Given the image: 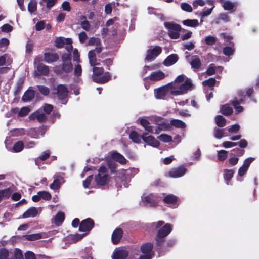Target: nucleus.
<instances>
[{
	"label": "nucleus",
	"instance_id": "423d86ee",
	"mask_svg": "<svg viewBox=\"0 0 259 259\" xmlns=\"http://www.w3.org/2000/svg\"><path fill=\"white\" fill-rule=\"evenodd\" d=\"M165 27L168 29V35L172 39H177L179 37L181 26L177 24L170 22H165Z\"/></svg>",
	"mask_w": 259,
	"mask_h": 259
},
{
	"label": "nucleus",
	"instance_id": "0e129e2a",
	"mask_svg": "<svg viewBox=\"0 0 259 259\" xmlns=\"http://www.w3.org/2000/svg\"><path fill=\"white\" fill-rule=\"evenodd\" d=\"M9 254V252L7 249L3 248L0 250V259H8Z\"/></svg>",
	"mask_w": 259,
	"mask_h": 259
},
{
	"label": "nucleus",
	"instance_id": "c03bdc74",
	"mask_svg": "<svg viewBox=\"0 0 259 259\" xmlns=\"http://www.w3.org/2000/svg\"><path fill=\"white\" fill-rule=\"evenodd\" d=\"M214 134L215 137L217 139H221L223 136H227V135L225 133L224 129L215 128Z\"/></svg>",
	"mask_w": 259,
	"mask_h": 259
},
{
	"label": "nucleus",
	"instance_id": "c85d7f7f",
	"mask_svg": "<svg viewBox=\"0 0 259 259\" xmlns=\"http://www.w3.org/2000/svg\"><path fill=\"white\" fill-rule=\"evenodd\" d=\"M111 157L113 159L118 162L121 164H125L126 160L125 158L120 153L116 152H113L111 153Z\"/></svg>",
	"mask_w": 259,
	"mask_h": 259
},
{
	"label": "nucleus",
	"instance_id": "13d9d810",
	"mask_svg": "<svg viewBox=\"0 0 259 259\" xmlns=\"http://www.w3.org/2000/svg\"><path fill=\"white\" fill-rule=\"evenodd\" d=\"M65 49L69 53L72 50V40L70 38L65 39Z\"/></svg>",
	"mask_w": 259,
	"mask_h": 259
},
{
	"label": "nucleus",
	"instance_id": "f3484780",
	"mask_svg": "<svg viewBox=\"0 0 259 259\" xmlns=\"http://www.w3.org/2000/svg\"><path fill=\"white\" fill-rule=\"evenodd\" d=\"M68 90L67 88L62 84H59L57 87V94L60 100L65 99L68 95Z\"/></svg>",
	"mask_w": 259,
	"mask_h": 259
},
{
	"label": "nucleus",
	"instance_id": "2eb2a0df",
	"mask_svg": "<svg viewBox=\"0 0 259 259\" xmlns=\"http://www.w3.org/2000/svg\"><path fill=\"white\" fill-rule=\"evenodd\" d=\"M29 118L31 120H37L39 122H43L46 119V115L43 113L42 110L40 109L30 114Z\"/></svg>",
	"mask_w": 259,
	"mask_h": 259
},
{
	"label": "nucleus",
	"instance_id": "a19ab883",
	"mask_svg": "<svg viewBox=\"0 0 259 259\" xmlns=\"http://www.w3.org/2000/svg\"><path fill=\"white\" fill-rule=\"evenodd\" d=\"M37 132H41V136H43L45 134V132L44 131L43 129L39 130H36V129H31L29 131V135L33 138H38L39 135L37 133Z\"/></svg>",
	"mask_w": 259,
	"mask_h": 259
},
{
	"label": "nucleus",
	"instance_id": "e2e57ef3",
	"mask_svg": "<svg viewBox=\"0 0 259 259\" xmlns=\"http://www.w3.org/2000/svg\"><path fill=\"white\" fill-rule=\"evenodd\" d=\"M74 73L76 76H79L81 75L82 68L80 65L77 64L75 65Z\"/></svg>",
	"mask_w": 259,
	"mask_h": 259
},
{
	"label": "nucleus",
	"instance_id": "a211bd4d",
	"mask_svg": "<svg viewBox=\"0 0 259 259\" xmlns=\"http://www.w3.org/2000/svg\"><path fill=\"white\" fill-rule=\"evenodd\" d=\"M123 234V231L120 228H116L112 235V241L113 244H117L121 240Z\"/></svg>",
	"mask_w": 259,
	"mask_h": 259
},
{
	"label": "nucleus",
	"instance_id": "338daca9",
	"mask_svg": "<svg viewBox=\"0 0 259 259\" xmlns=\"http://www.w3.org/2000/svg\"><path fill=\"white\" fill-rule=\"evenodd\" d=\"M240 129L238 124H234L228 128V131L230 133H236Z\"/></svg>",
	"mask_w": 259,
	"mask_h": 259
},
{
	"label": "nucleus",
	"instance_id": "6e6552de",
	"mask_svg": "<svg viewBox=\"0 0 259 259\" xmlns=\"http://www.w3.org/2000/svg\"><path fill=\"white\" fill-rule=\"evenodd\" d=\"M153 244L151 243L144 244L141 247V250L143 254L139 259H151L153 256L152 252Z\"/></svg>",
	"mask_w": 259,
	"mask_h": 259
},
{
	"label": "nucleus",
	"instance_id": "f257e3e1",
	"mask_svg": "<svg viewBox=\"0 0 259 259\" xmlns=\"http://www.w3.org/2000/svg\"><path fill=\"white\" fill-rule=\"evenodd\" d=\"M170 85V94L174 96L181 95L194 89L190 79L184 75L178 76L174 81L169 83Z\"/></svg>",
	"mask_w": 259,
	"mask_h": 259
},
{
	"label": "nucleus",
	"instance_id": "e433bc0d",
	"mask_svg": "<svg viewBox=\"0 0 259 259\" xmlns=\"http://www.w3.org/2000/svg\"><path fill=\"white\" fill-rule=\"evenodd\" d=\"M221 112L224 115L227 116L232 113L233 109L228 104H225L222 106Z\"/></svg>",
	"mask_w": 259,
	"mask_h": 259
},
{
	"label": "nucleus",
	"instance_id": "49530a36",
	"mask_svg": "<svg viewBox=\"0 0 259 259\" xmlns=\"http://www.w3.org/2000/svg\"><path fill=\"white\" fill-rule=\"evenodd\" d=\"M227 155L228 152L224 150L218 151V158L220 161H224L227 158Z\"/></svg>",
	"mask_w": 259,
	"mask_h": 259
},
{
	"label": "nucleus",
	"instance_id": "58836bf2",
	"mask_svg": "<svg viewBox=\"0 0 259 259\" xmlns=\"http://www.w3.org/2000/svg\"><path fill=\"white\" fill-rule=\"evenodd\" d=\"M36 0H30L28 5V10L30 13L34 12L37 9Z\"/></svg>",
	"mask_w": 259,
	"mask_h": 259
},
{
	"label": "nucleus",
	"instance_id": "6e6d98bb",
	"mask_svg": "<svg viewBox=\"0 0 259 259\" xmlns=\"http://www.w3.org/2000/svg\"><path fill=\"white\" fill-rule=\"evenodd\" d=\"M205 41L208 45H212L216 41V38L213 36H208L205 38Z\"/></svg>",
	"mask_w": 259,
	"mask_h": 259
},
{
	"label": "nucleus",
	"instance_id": "39448f33",
	"mask_svg": "<svg viewBox=\"0 0 259 259\" xmlns=\"http://www.w3.org/2000/svg\"><path fill=\"white\" fill-rule=\"evenodd\" d=\"M159 199L156 195L153 194L145 193L142 196V205L146 206L154 207L157 205Z\"/></svg>",
	"mask_w": 259,
	"mask_h": 259
},
{
	"label": "nucleus",
	"instance_id": "6ab92c4d",
	"mask_svg": "<svg viewBox=\"0 0 259 259\" xmlns=\"http://www.w3.org/2000/svg\"><path fill=\"white\" fill-rule=\"evenodd\" d=\"M49 72V69L48 66L43 64H39L37 65V69L35 70L34 73L35 76L47 75Z\"/></svg>",
	"mask_w": 259,
	"mask_h": 259
},
{
	"label": "nucleus",
	"instance_id": "864d4df0",
	"mask_svg": "<svg viewBox=\"0 0 259 259\" xmlns=\"http://www.w3.org/2000/svg\"><path fill=\"white\" fill-rule=\"evenodd\" d=\"M30 111V109L29 107H24L22 108L20 111H19V116L24 117L27 115L28 113Z\"/></svg>",
	"mask_w": 259,
	"mask_h": 259
},
{
	"label": "nucleus",
	"instance_id": "473e14b6",
	"mask_svg": "<svg viewBox=\"0 0 259 259\" xmlns=\"http://www.w3.org/2000/svg\"><path fill=\"white\" fill-rule=\"evenodd\" d=\"M170 124L177 128L181 129L185 128L186 127L185 123L178 119H172L170 121Z\"/></svg>",
	"mask_w": 259,
	"mask_h": 259
},
{
	"label": "nucleus",
	"instance_id": "de8ad7c7",
	"mask_svg": "<svg viewBox=\"0 0 259 259\" xmlns=\"http://www.w3.org/2000/svg\"><path fill=\"white\" fill-rule=\"evenodd\" d=\"M158 138L163 142H169L172 141V137L165 134H161L158 137Z\"/></svg>",
	"mask_w": 259,
	"mask_h": 259
},
{
	"label": "nucleus",
	"instance_id": "4c0bfd02",
	"mask_svg": "<svg viewBox=\"0 0 259 259\" xmlns=\"http://www.w3.org/2000/svg\"><path fill=\"white\" fill-rule=\"evenodd\" d=\"M235 171L233 169H225L224 172V177L225 180L227 181V184H228L229 181L232 178Z\"/></svg>",
	"mask_w": 259,
	"mask_h": 259
},
{
	"label": "nucleus",
	"instance_id": "1a4fd4ad",
	"mask_svg": "<svg viewBox=\"0 0 259 259\" xmlns=\"http://www.w3.org/2000/svg\"><path fill=\"white\" fill-rule=\"evenodd\" d=\"M161 52V49L159 46L150 47L147 51L146 59L148 61H152Z\"/></svg>",
	"mask_w": 259,
	"mask_h": 259
},
{
	"label": "nucleus",
	"instance_id": "5701e85b",
	"mask_svg": "<svg viewBox=\"0 0 259 259\" xmlns=\"http://www.w3.org/2000/svg\"><path fill=\"white\" fill-rule=\"evenodd\" d=\"M138 121L146 131L153 133L152 126L150 125L149 122L145 117L139 118Z\"/></svg>",
	"mask_w": 259,
	"mask_h": 259
},
{
	"label": "nucleus",
	"instance_id": "bf43d9fd",
	"mask_svg": "<svg viewBox=\"0 0 259 259\" xmlns=\"http://www.w3.org/2000/svg\"><path fill=\"white\" fill-rule=\"evenodd\" d=\"M160 130L162 131L168 130L170 128V124L168 122L163 121L158 124Z\"/></svg>",
	"mask_w": 259,
	"mask_h": 259
},
{
	"label": "nucleus",
	"instance_id": "9b49d317",
	"mask_svg": "<svg viewBox=\"0 0 259 259\" xmlns=\"http://www.w3.org/2000/svg\"><path fill=\"white\" fill-rule=\"evenodd\" d=\"M142 138L145 143L150 146L158 147L159 145V142L157 140L152 136H147L146 133H144L142 135Z\"/></svg>",
	"mask_w": 259,
	"mask_h": 259
},
{
	"label": "nucleus",
	"instance_id": "a878e982",
	"mask_svg": "<svg viewBox=\"0 0 259 259\" xmlns=\"http://www.w3.org/2000/svg\"><path fill=\"white\" fill-rule=\"evenodd\" d=\"M223 7L225 10L230 11L233 12L236 10L237 4L230 1H226L224 2Z\"/></svg>",
	"mask_w": 259,
	"mask_h": 259
},
{
	"label": "nucleus",
	"instance_id": "f704fd0d",
	"mask_svg": "<svg viewBox=\"0 0 259 259\" xmlns=\"http://www.w3.org/2000/svg\"><path fill=\"white\" fill-rule=\"evenodd\" d=\"M183 24L192 27H196L199 25L198 21L196 19H187L183 21Z\"/></svg>",
	"mask_w": 259,
	"mask_h": 259
},
{
	"label": "nucleus",
	"instance_id": "ddd939ff",
	"mask_svg": "<svg viewBox=\"0 0 259 259\" xmlns=\"http://www.w3.org/2000/svg\"><path fill=\"white\" fill-rule=\"evenodd\" d=\"M94 226V222L91 219H87L83 220L79 225V231L81 232H88Z\"/></svg>",
	"mask_w": 259,
	"mask_h": 259
},
{
	"label": "nucleus",
	"instance_id": "7ed1b4c3",
	"mask_svg": "<svg viewBox=\"0 0 259 259\" xmlns=\"http://www.w3.org/2000/svg\"><path fill=\"white\" fill-rule=\"evenodd\" d=\"M172 229V226L170 224L167 223L158 230L155 238L156 245H161L165 240L164 238L171 232Z\"/></svg>",
	"mask_w": 259,
	"mask_h": 259
},
{
	"label": "nucleus",
	"instance_id": "393cba45",
	"mask_svg": "<svg viewBox=\"0 0 259 259\" xmlns=\"http://www.w3.org/2000/svg\"><path fill=\"white\" fill-rule=\"evenodd\" d=\"M98 54L95 50H92L89 52L88 58L91 66H94L98 64L96 59V55Z\"/></svg>",
	"mask_w": 259,
	"mask_h": 259
},
{
	"label": "nucleus",
	"instance_id": "f8f14e48",
	"mask_svg": "<svg viewBox=\"0 0 259 259\" xmlns=\"http://www.w3.org/2000/svg\"><path fill=\"white\" fill-rule=\"evenodd\" d=\"M187 169L183 166H179L171 169L168 172L170 177L176 178L183 176L186 172Z\"/></svg>",
	"mask_w": 259,
	"mask_h": 259
},
{
	"label": "nucleus",
	"instance_id": "4d7b16f0",
	"mask_svg": "<svg viewBox=\"0 0 259 259\" xmlns=\"http://www.w3.org/2000/svg\"><path fill=\"white\" fill-rule=\"evenodd\" d=\"M234 51V49L231 47H226L223 49V53L225 55H232Z\"/></svg>",
	"mask_w": 259,
	"mask_h": 259
},
{
	"label": "nucleus",
	"instance_id": "09e8293b",
	"mask_svg": "<svg viewBox=\"0 0 259 259\" xmlns=\"http://www.w3.org/2000/svg\"><path fill=\"white\" fill-rule=\"evenodd\" d=\"M55 43L57 48H61L65 44V39L62 37L57 38L55 41Z\"/></svg>",
	"mask_w": 259,
	"mask_h": 259
},
{
	"label": "nucleus",
	"instance_id": "72a5a7b5",
	"mask_svg": "<svg viewBox=\"0 0 259 259\" xmlns=\"http://www.w3.org/2000/svg\"><path fill=\"white\" fill-rule=\"evenodd\" d=\"M130 139L135 143H139L141 142L142 136H141L137 132L135 131L132 132L130 134Z\"/></svg>",
	"mask_w": 259,
	"mask_h": 259
},
{
	"label": "nucleus",
	"instance_id": "20e7f679",
	"mask_svg": "<svg viewBox=\"0 0 259 259\" xmlns=\"http://www.w3.org/2000/svg\"><path fill=\"white\" fill-rule=\"evenodd\" d=\"M93 79L94 81L98 83H105L110 79V76L108 73H105L103 76L99 77L104 72V69L102 67H95L93 68Z\"/></svg>",
	"mask_w": 259,
	"mask_h": 259
},
{
	"label": "nucleus",
	"instance_id": "a18cd8bd",
	"mask_svg": "<svg viewBox=\"0 0 259 259\" xmlns=\"http://www.w3.org/2000/svg\"><path fill=\"white\" fill-rule=\"evenodd\" d=\"M24 237L28 240L34 241L40 239L41 236L39 234H32L25 235Z\"/></svg>",
	"mask_w": 259,
	"mask_h": 259
},
{
	"label": "nucleus",
	"instance_id": "c9c22d12",
	"mask_svg": "<svg viewBox=\"0 0 259 259\" xmlns=\"http://www.w3.org/2000/svg\"><path fill=\"white\" fill-rule=\"evenodd\" d=\"M242 99L239 100V101L235 99L232 101V104L235 108V112H236V113H240L243 111L242 107L239 105L240 104L242 103Z\"/></svg>",
	"mask_w": 259,
	"mask_h": 259
},
{
	"label": "nucleus",
	"instance_id": "b1692460",
	"mask_svg": "<svg viewBox=\"0 0 259 259\" xmlns=\"http://www.w3.org/2000/svg\"><path fill=\"white\" fill-rule=\"evenodd\" d=\"M178 59L176 54H172L168 56L164 61L163 64L166 66H169L175 64Z\"/></svg>",
	"mask_w": 259,
	"mask_h": 259
},
{
	"label": "nucleus",
	"instance_id": "774afa93",
	"mask_svg": "<svg viewBox=\"0 0 259 259\" xmlns=\"http://www.w3.org/2000/svg\"><path fill=\"white\" fill-rule=\"evenodd\" d=\"M25 259H36L34 253L31 251H28L25 253Z\"/></svg>",
	"mask_w": 259,
	"mask_h": 259
},
{
	"label": "nucleus",
	"instance_id": "9d476101",
	"mask_svg": "<svg viewBox=\"0 0 259 259\" xmlns=\"http://www.w3.org/2000/svg\"><path fill=\"white\" fill-rule=\"evenodd\" d=\"M170 89H171L170 85L168 84L164 87L155 90V97L158 99H164L167 94H170Z\"/></svg>",
	"mask_w": 259,
	"mask_h": 259
},
{
	"label": "nucleus",
	"instance_id": "69168bd1",
	"mask_svg": "<svg viewBox=\"0 0 259 259\" xmlns=\"http://www.w3.org/2000/svg\"><path fill=\"white\" fill-rule=\"evenodd\" d=\"M1 30L4 32H10L13 30V27L9 24H5L1 27Z\"/></svg>",
	"mask_w": 259,
	"mask_h": 259
},
{
	"label": "nucleus",
	"instance_id": "2f4dec72",
	"mask_svg": "<svg viewBox=\"0 0 259 259\" xmlns=\"http://www.w3.org/2000/svg\"><path fill=\"white\" fill-rule=\"evenodd\" d=\"M64 220V214L62 212H59L54 217V222L57 226L60 225Z\"/></svg>",
	"mask_w": 259,
	"mask_h": 259
},
{
	"label": "nucleus",
	"instance_id": "680f3d73",
	"mask_svg": "<svg viewBox=\"0 0 259 259\" xmlns=\"http://www.w3.org/2000/svg\"><path fill=\"white\" fill-rule=\"evenodd\" d=\"M38 90L39 92L44 95H47L49 94L50 92L49 89L44 85H38L37 86Z\"/></svg>",
	"mask_w": 259,
	"mask_h": 259
},
{
	"label": "nucleus",
	"instance_id": "aec40b11",
	"mask_svg": "<svg viewBox=\"0 0 259 259\" xmlns=\"http://www.w3.org/2000/svg\"><path fill=\"white\" fill-rule=\"evenodd\" d=\"M59 56L55 53L46 52L44 53V60L48 63H51L59 60Z\"/></svg>",
	"mask_w": 259,
	"mask_h": 259
},
{
	"label": "nucleus",
	"instance_id": "603ef678",
	"mask_svg": "<svg viewBox=\"0 0 259 259\" xmlns=\"http://www.w3.org/2000/svg\"><path fill=\"white\" fill-rule=\"evenodd\" d=\"M39 193L41 199L45 200H49L51 198V195L47 191H39Z\"/></svg>",
	"mask_w": 259,
	"mask_h": 259
},
{
	"label": "nucleus",
	"instance_id": "dca6fc26",
	"mask_svg": "<svg viewBox=\"0 0 259 259\" xmlns=\"http://www.w3.org/2000/svg\"><path fill=\"white\" fill-rule=\"evenodd\" d=\"M254 159V158L249 157L244 160L243 164L238 170V175L239 176H243L246 174L250 164L253 162Z\"/></svg>",
	"mask_w": 259,
	"mask_h": 259
},
{
	"label": "nucleus",
	"instance_id": "052dcab7",
	"mask_svg": "<svg viewBox=\"0 0 259 259\" xmlns=\"http://www.w3.org/2000/svg\"><path fill=\"white\" fill-rule=\"evenodd\" d=\"M181 8L182 10L184 11L191 12L192 11V8L191 6L188 3H183L181 4Z\"/></svg>",
	"mask_w": 259,
	"mask_h": 259
},
{
	"label": "nucleus",
	"instance_id": "c756f323",
	"mask_svg": "<svg viewBox=\"0 0 259 259\" xmlns=\"http://www.w3.org/2000/svg\"><path fill=\"white\" fill-rule=\"evenodd\" d=\"M190 63L191 65L192 68L195 69L199 68L201 64L200 59L197 56H192Z\"/></svg>",
	"mask_w": 259,
	"mask_h": 259
},
{
	"label": "nucleus",
	"instance_id": "bb28decb",
	"mask_svg": "<svg viewBox=\"0 0 259 259\" xmlns=\"http://www.w3.org/2000/svg\"><path fill=\"white\" fill-rule=\"evenodd\" d=\"M165 75L163 72L161 71H156L152 72L149 78L151 80L157 81L164 78Z\"/></svg>",
	"mask_w": 259,
	"mask_h": 259
},
{
	"label": "nucleus",
	"instance_id": "3c124183",
	"mask_svg": "<svg viewBox=\"0 0 259 259\" xmlns=\"http://www.w3.org/2000/svg\"><path fill=\"white\" fill-rule=\"evenodd\" d=\"M81 26L82 28L85 30L86 31H88L90 29V24L88 21L85 19V18L83 17L82 21L81 22Z\"/></svg>",
	"mask_w": 259,
	"mask_h": 259
},
{
	"label": "nucleus",
	"instance_id": "4468645a",
	"mask_svg": "<svg viewBox=\"0 0 259 259\" xmlns=\"http://www.w3.org/2000/svg\"><path fill=\"white\" fill-rule=\"evenodd\" d=\"M128 254L126 249L124 248H116L113 253V259H125Z\"/></svg>",
	"mask_w": 259,
	"mask_h": 259
},
{
	"label": "nucleus",
	"instance_id": "cd10ccee",
	"mask_svg": "<svg viewBox=\"0 0 259 259\" xmlns=\"http://www.w3.org/2000/svg\"><path fill=\"white\" fill-rule=\"evenodd\" d=\"M37 209L34 207H32L23 213V217L24 218L34 217L37 215Z\"/></svg>",
	"mask_w": 259,
	"mask_h": 259
},
{
	"label": "nucleus",
	"instance_id": "37998d69",
	"mask_svg": "<svg viewBox=\"0 0 259 259\" xmlns=\"http://www.w3.org/2000/svg\"><path fill=\"white\" fill-rule=\"evenodd\" d=\"M24 147V143L22 141H18L14 144L13 149L15 152H19L23 150Z\"/></svg>",
	"mask_w": 259,
	"mask_h": 259
},
{
	"label": "nucleus",
	"instance_id": "7c9ffc66",
	"mask_svg": "<svg viewBox=\"0 0 259 259\" xmlns=\"http://www.w3.org/2000/svg\"><path fill=\"white\" fill-rule=\"evenodd\" d=\"M34 92L32 90L29 89L25 92L22 97L23 101L25 102H29L34 97Z\"/></svg>",
	"mask_w": 259,
	"mask_h": 259
},
{
	"label": "nucleus",
	"instance_id": "8fccbe9b",
	"mask_svg": "<svg viewBox=\"0 0 259 259\" xmlns=\"http://www.w3.org/2000/svg\"><path fill=\"white\" fill-rule=\"evenodd\" d=\"M57 1V0H41L39 3L40 5H42L43 3H46L47 7L48 9H50L55 4Z\"/></svg>",
	"mask_w": 259,
	"mask_h": 259
},
{
	"label": "nucleus",
	"instance_id": "5fc2aeb1",
	"mask_svg": "<svg viewBox=\"0 0 259 259\" xmlns=\"http://www.w3.org/2000/svg\"><path fill=\"white\" fill-rule=\"evenodd\" d=\"M216 80L213 78H210L208 80H206L203 82V85L204 86H208L212 87L215 83Z\"/></svg>",
	"mask_w": 259,
	"mask_h": 259
},
{
	"label": "nucleus",
	"instance_id": "0eeeda50",
	"mask_svg": "<svg viewBox=\"0 0 259 259\" xmlns=\"http://www.w3.org/2000/svg\"><path fill=\"white\" fill-rule=\"evenodd\" d=\"M109 180L107 169L105 166H101L98 170V174L95 176V181L98 185H105Z\"/></svg>",
	"mask_w": 259,
	"mask_h": 259
},
{
	"label": "nucleus",
	"instance_id": "412c9836",
	"mask_svg": "<svg viewBox=\"0 0 259 259\" xmlns=\"http://www.w3.org/2000/svg\"><path fill=\"white\" fill-rule=\"evenodd\" d=\"M88 45H95L96 46V48L94 49L97 53H100L102 51L101 45L100 42V40L99 38L92 37L90 39L88 42Z\"/></svg>",
	"mask_w": 259,
	"mask_h": 259
},
{
	"label": "nucleus",
	"instance_id": "ea45409f",
	"mask_svg": "<svg viewBox=\"0 0 259 259\" xmlns=\"http://www.w3.org/2000/svg\"><path fill=\"white\" fill-rule=\"evenodd\" d=\"M217 125L219 127H224L226 124V120L222 116L218 115L215 118Z\"/></svg>",
	"mask_w": 259,
	"mask_h": 259
},
{
	"label": "nucleus",
	"instance_id": "79ce46f5",
	"mask_svg": "<svg viewBox=\"0 0 259 259\" xmlns=\"http://www.w3.org/2000/svg\"><path fill=\"white\" fill-rule=\"evenodd\" d=\"M60 187V178L58 177H55L53 182L50 185V187L51 189L57 190Z\"/></svg>",
	"mask_w": 259,
	"mask_h": 259
},
{
	"label": "nucleus",
	"instance_id": "4be33fe9",
	"mask_svg": "<svg viewBox=\"0 0 259 259\" xmlns=\"http://www.w3.org/2000/svg\"><path fill=\"white\" fill-rule=\"evenodd\" d=\"M164 202L167 204L172 205V207L176 208L177 207V204H176L177 201V198L176 196L173 195H168L166 197H164Z\"/></svg>",
	"mask_w": 259,
	"mask_h": 259
},
{
	"label": "nucleus",
	"instance_id": "f03ea898",
	"mask_svg": "<svg viewBox=\"0 0 259 259\" xmlns=\"http://www.w3.org/2000/svg\"><path fill=\"white\" fill-rule=\"evenodd\" d=\"M62 61V67L60 69L59 67L56 66L54 68V71L59 74L63 72L69 73L72 70V65L71 62L70 54H64L61 57Z\"/></svg>",
	"mask_w": 259,
	"mask_h": 259
}]
</instances>
